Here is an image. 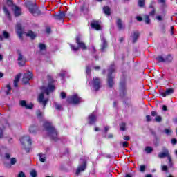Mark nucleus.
<instances>
[{
	"instance_id": "nucleus-1",
	"label": "nucleus",
	"mask_w": 177,
	"mask_h": 177,
	"mask_svg": "<svg viewBox=\"0 0 177 177\" xmlns=\"http://www.w3.org/2000/svg\"><path fill=\"white\" fill-rule=\"evenodd\" d=\"M56 88L54 85H52V83H48V86H41V90L42 93L39 95L38 102L39 103H41L44 106V109L46 107V104H48V102L49 101L48 99H45V93L47 95V96H49V93L50 92H53Z\"/></svg>"
},
{
	"instance_id": "nucleus-2",
	"label": "nucleus",
	"mask_w": 177,
	"mask_h": 177,
	"mask_svg": "<svg viewBox=\"0 0 177 177\" xmlns=\"http://www.w3.org/2000/svg\"><path fill=\"white\" fill-rule=\"evenodd\" d=\"M43 127L47 132L48 136L52 139V140H55V142L57 141V130L56 128L52 124V123L49 122H46L44 123Z\"/></svg>"
},
{
	"instance_id": "nucleus-3",
	"label": "nucleus",
	"mask_w": 177,
	"mask_h": 177,
	"mask_svg": "<svg viewBox=\"0 0 177 177\" xmlns=\"http://www.w3.org/2000/svg\"><path fill=\"white\" fill-rule=\"evenodd\" d=\"M119 96L124 99L127 96L128 90L127 88V75H123L122 78L119 82Z\"/></svg>"
},
{
	"instance_id": "nucleus-4",
	"label": "nucleus",
	"mask_w": 177,
	"mask_h": 177,
	"mask_svg": "<svg viewBox=\"0 0 177 177\" xmlns=\"http://www.w3.org/2000/svg\"><path fill=\"white\" fill-rule=\"evenodd\" d=\"M107 74V84L109 88H113L114 86V76L113 73L115 72V62H112L108 68Z\"/></svg>"
},
{
	"instance_id": "nucleus-5",
	"label": "nucleus",
	"mask_w": 177,
	"mask_h": 177,
	"mask_svg": "<svg viewBox=\"0 0 177 177\" xmlns=\"http://www.w3.org/2000/svg\"><path fill=\"white\" fill-rule=\"evenodd\" d=\"M26 6L28 8L31 15L35 17H37V16H41V15H43L41 10H39V8H38L37 3L35 2L28 1L26 3Z\"/></svg>"
},
{
	"instance_id": "nucleus-6",
	"label": "nucleus",
	"mask_w": 177,
	"mask_h": 177,
	"mask_svg": "<svg viewBox=\"0 0 177 177\" xmlns=\"http://www.w3.org/2000/svg\"><path fill=\"white\" fill-rule=\"evenodd\" d=\"M75 39L77 47L75 46L73 44H71V48L72 49V50H74V52H77L80 48L82 49L83 50H86V45H85V43L82 42V36L81 35H77Z\"/></svg>"
},
{
	"instance_id": "nucleus-7",
	"label": "nucleus",
	"mask_w": 177,
	"mask_h": 177,
	"mask_svg": "<svg viewBox=\"0 0 177 177\" xmlns=\"http://www.w3.org/2000/svg\"><path fill=\"white\" fill-rule=\"evenodd\" d=\"M81 16L88 17L89 16V3L88 1H84L80 6V9Z\"/></svg>"
},
{
	"instance_id": "nucleus-8",
	"label": "nucleus",
	"mask_w": 177,
	"mask_h": 177,
	"mask_svg": "<svg viewBox=\"0 0 177 177\" xmlns=\"http://www.w3.org/2000/svg\"><path fill=\"white\" fill-rule=\"evenodd\" d=\"M86 169V160L84 158H80L79 161V165L75 171V175L78 176L81 172H84Z\"/></svg>"
},
{
	"instance_id": "nucleus-9",
	"label": "nucleus",
	"mask_w": 177,
	"mask_h": 177,
	"mask_svg": "<svg viewBox=\"0 0 177 177\" xmlns=\"http://www.w3.org/2000/svg\"><path fill=\"white\" fill-rule=\"evenodd\" d=\"M82 98L78 96V94H75L68 97L67 102L70 104H80L81 103Z\"/></svg>"
},
{
	"instance_id": "nucleus-10",
	"label": "nucleus",
	"mask_w": 177,
	"mask_h": 177,
	"mask_svg": "<svg viewBox=\"0 0 177 177\" xmlns=\"http://www.w3.org/2000/svg\"><path fill=\"white\" fill-rule=\"evenodd\" d=\"M93 90L95 92H97L100 88H102V81H100V78L99 77H93L92 81Z\"/></svg>"
},
{
	"instance_id": "nucleus-11",
	"label": "nucleus",
	"mask_w": 177,
	"mask_h": 177,
	"mask_svg": "<svg viewBox=\"0 0 177 177\" xmlns=\"http://www.w3.org/2000/svg\"><path fill=\"white\" fill-rule=\"evenodd\" d=\"M17 53L18 55V65L19 66V67H24V66H26V62H27V60L23 56V54H21V51H20V50H17Z\"/></svg>"
},
{
	"instance_id": "nucleus-12",
	"label": "nucleus",
	"mask_w": 177,
	"mask_h": 177,
	"mask_svg": "<svg viewBox=\"0 0 177 177\" xmlns=\"http://www.w3.org/2000/svg\"><path fill=\"white\" fill-rule=\"evenodd\" d=\"M32 77H34L32 73L30 71H27L26 73H24V77L22 78L23 84H24V85H27V84L30 82V80H32Z\"/></svg>"
},
{
	"instance_id": "nucleus-13",
	"label": "nucleus",
	"mask_w": 177,
	"mask_h": 177,
	"mask_svg": "<svg viewBox=\"0 0 177 177\" xmlns=\"http://www.w3.org/2000/svg\"><path fill=\"white\" fill-rule=\"evenodd\" d=\"M16 32L20 39H23V26L21 24L18 23L16 25Z\"/></svg>"
},
{
	"instance_id": "nucleus-14",
	"label": "nucleus",
	"mask_w": 177,
	"mask_h": 177,
	"mask_svg": "<svg viewBox=\"0 0 177 177\" xmlns=\"http://www.w3.org/2000/svg\"><path fill=\"white\" fill-rule=\"evenodd\" d=\"M19 104L21 107H25L28 110H31L32 107H34V104L32 103L27 104V102L24 100H22L19 102Z\"/></svg>"
},
{
	"instance_id": "nucleus-15",
	"label": "nucleus",
	"mask_w": 177,
	"mask_h": 177,
	"mask_svg": "<svg viewBox=\"0 0 177 177\" xmlns=\"http://www.w3.org/2000/svg\"><path fill=\"white\" fill-rule=\"evenodd\" d=\"M109 48V43H107V40L106 38L102 37L101 38V52H106V49Z\"/></svg>"
},
{
	"instance_id": "nucleus-16",
	"label": "nucleus",
	"mask_w": 177,
	"mask_h": 177,
	"mask_svg": "<svg viewBox=\"0 0 177 177\" xmlns=\"http://www.w3.org/2000/svg\"><path fill=\"white\" fill-rule=\"evenodd\" d=\"M20 142L21 143V145H23L24 146V145H26V143H28L29 146H31L32 145V142H31V138L28 136H23L21 139H20Z\"/></svg>"
},
{
	"instance_id": "nucleus-17",
	"label": "nucleus",
	"mask_w": 177,
	"mask_h": 177,
	"mask_svg": "<svg viewBox=\"0 0 177 177\" xmlns=\"http://www.w3.org/2000/svg\"><path fill=\"white\" fill-rule=\"evenodd\" d=\"M162 151L164 152H161L158 155V157L159 158H165V157H169V151L168 150V149H167V147H163Z\"/></svg>"
},
{
	"instance_id": "nucleus-18",
	"label": "nucleus",
	"mask_w": 177,
	"mask_h": 177,
	"mask_svg": "<svg viewBox=\"0 0 177 177\" xmlns=\"http://www.w3.org/2000/svg\"><path fill=\"white\" fill-rule=\"evenodd\" d=\"M12 10H13L15 17H19V16H21L22 15L21 8L17 6H13V7H12Z\"/></svg>"
},
{
	"instance_id": "nucleus-19",
	"label": "nucleus",
	"mask_w": 177,
	"mask_h": 177,
	"mask_svg": "<svg viewBox=\"0 0 177 177\" xmlns=\"http://www.w3.org/2000/svg\"><path fill=\"white\" fill-rule=\"evenodd\" d=\"M52 16L55 20H63L66 17V13L64 11H60L58 14L53 15Z\"/></svg>"
},
{
	"instance_id": "nucleus-20",
	"label": "nucleus",
	"mask_w": 177,
	"mask_h": 177,
	"mask_svg": "<svg viewBox=\"0 0 177 177\" xmlns=\"http://www.w3.org/2000/svg\"><path fill=\"white\" fill-rule=\"evenodd\" d=\"M158 113L156 111H153L151 112V117H155V121L156 122H161L162 121V118L160 115H158Z\"/></svg>"
},
{
	"instance_id": "nucleus-21",
	"label": "nucleus",
	"mask_w": 177,
	"mask_h": 177,
	"mask_svg": "<svg viewBox=\"0 0 177 177\" xmlns=\"http://www.w3.org/2000/svg\"><path fill=\"white\" fill-rule=\"evenodd\" d=\"M174 92V88H167L165 91L162 92L160 95L163 97H167V96H169V95H172Z\"/></svg>"
},
{
	"instance_id": "nucleus-22",
	"label": "nucleus",
	"mask_w": 177,
	"mask_h": 177,
	"mask_svg": "<svg viewBox=\"0 0 177 177\" xmlns=\"http://www.w3.org/2000/svg\"><path fill=\"white\" fill-rule=\"evenodd\" d=\"M140 37V32L139 31H134L132 35V42L133 44H136L138 42V39H139V37Z\"/></svg>"
},
{
	"instance_id": "nucleus-23",
	"label": "nucleus",
	"mask_w": 177,
	"mask_h": 177,
	"mask_svg": "<svg viewBox=\"0 0 177 177\" xmlns=\"http://www.w3.org/2000/svg\"><path fill=\"white\" fill-rule=\"evenodd\" d=\"M91 26V28H94V30H96L97 31L102 30V26H100V24H99V21H97L92 22Z\"/></svg>"
},
{
	"instance_id": "nucleus-24",
	"label": "nucleus",
	"mask_w": 177,
	"mask_h": 177,
	"mask_svg": "<svg viewBox=\"0 0 177 177\" xmlns=\"http://www.w3.org/2000/svg\"><path fill=\"white\" fill-rule=\"evenodd\" d=\"M116 26L120 31H121V30H124V28H125V26H124V25L122 24V20H121V19H120V18L118 19L116 21Z\"/></svg>"
},
{
	"instance_id": "nucleus-25",
	"label": "nucleus",
	"mask_w": 177,
	"mask_h": 177,
	"mask_svg": "<svg viewBox=\"0 0 177 177\" xmlns=\"http://www.w3.org/2000/svg\"><path fill=\"white\" fill-rule=\"evenodd\" d=\"M103 12L106 16H110L111 15V9L109 6L103 7Z\"/></svg>"
},
{
	"instance_id": "nucleus-26",
	"label": "nucleus",
	"mask_w": 177,
	"mask_h": 177,
	"mask_svg": "<svg viewBox=\"0 0 177 177\" xmlns=\"http://www.w3.org/2000/svg\"><path fill=\"white\" fill-rule=\"evenodd\" d=\"M174 57H172V55L168 54L165 58V63H172Z\"/></svg>"
},
{
	"instance_id": "nucleus-27",
	"label": "nucleus",
	"mask_w": 177,
	"mask_h": 177,
	"mask_svg": "<svg viewBox=\"0 0 177 177\" xmlns=\"http://www.w3.org/2000/svg\"><path fill=\"white\" fill-rule=\"evenodd\" d=\"M26 37H29L30 39L34 40L37 37V35H35V33H34V32L30 30L26 33Z\"/></svg>"
},
{
	"instance_id": "nucleus-28",
	"label": "nucleus",
	"mask_w": 177,
	"mask_h": 177,
	"mask_svg": "<svg viewBox=\"0 0 177 177\" xmlns=\"http://www.w3.org/2000/svg\"><path fill=\"white\" fill-rule=\"evenodd\" d=\"M37 131H38V127L36 125L30 126L29 128V132L30 133H37Z\"/></svg>"
},
{
	"instance_id": "nucleus-29",
	"label": "nucleus",
	"mask_w": 177,
	"mask_h": 177,
	"mask_svg": "<svg viewBox=\"0 0 177 177\" xmlns=\"http://www.w3.org/2000/svg\"><path fill=\"white\" fill-rule=\"evenodd\" d=\"M3 10L6 15V16L8 17V19L9 20H10V12L9 11V10H8V8H6V6H4L3 8Z\"/></svg>"
},
{
	"instance_id": "nucleus-30",
	"label": "nucleus",
	"mask_w": 177,
	"mask_h": 177,
	"mask_svg": "<svg viewBox=\"0 0 177 177\" xmlns=\"http://www.w3.org/2000/svg\"><path fill=\"white\" fill-rule=\"evenodd\" d=\"M89 124H95L96 122V115L91 114L89 116Z\"/></svg>"
},
{
	"instance_id": "nucleus-31",
	"label": "nucleus",
	"mask_w": 177,
	"mask_h": 177,
	"mask_svg": "<svg viewBox=\"0 0 177 177\" xmlns=\"http://www.w3.org/2000/svg\"><path fill=\"white\" fill-rule=\"evenodd\" d=\"M156 60L158 61V63H165V58H164L162 55H158L156 57Z\"/></svg>"
},
{
	"instance_id": "nucleus-32",
	"label": "nucleus",
	"mask_w": 177,
	"mask_h": 177,
	"mask_svg": "<svg viewBox=\"0 0 177 177\" xmlns=\"http://www.w3.org/2000/svg\"><path fill=\"white\" fill-rule=\"evenodd\" d=\"M39 161L41 162H45L46 161V156L42 153H39Z\"/></svg>"
},
{
	"instance_id": "nucleus-33",
	"label": "nucleus",
	"mask_w": 177,
	"mask_h": 177,
	"mask_svg": "<svg viewBox=\"0 0 177 177\" xmlns=\"http://www.w3.org/2000/svg\"><path fill=\"white\" fill-rule=\"evenodd\" d=\"M144 20L145 24H150L151 20H150V17L147 15H144Z\"/></svg>"
},
{
	"instance_id": "nucleus-34",
	"label": "nucleus",
	"mask_w": 177,
	"mask_h": 177,
	"mask_svg": "<svg viewBox=\"0 0 177 177\" xmlns=\"http://www.w3.org/2000/svg\"><path fill=\"white\" fill-rule=\"evenodd\" d=\"M30 175L31 177H38V173L37 172V170L32 169L30 172Z\"/></svg>"
},
{
	"instance_id": "nucleus-35",
	"label": "nucleus",
	"mask_w": 177,
	"mask_h": 177,
	"mask_svg": "<svg viewBox=\"0 0 177 177\" xmlns=\"http://www.w3.org/2000/svg\"><path fill=\"white\" fill-rule=\"evenodd\" d=\"M39 48L40 49V51L42 52V50H46V45L39 43Z\"/></svg>"
},
{
	"instance_id": "nucleus-36",
	"label": "nucleus",
	"mask_w": 177,
	"mask_h": 177,
	"mask_svg": "<svg viewBox=\"0 0 177 177\" xmlns=\"http://www.w3.org/2000/svg\"><path fill=\"white\" fill-rule=\"evenodd\" d=\"M145 151L147 154H150L151 153L153 152V148L150 146H147L145 147Z\"/></svg>"
},
{
	"instance_id": "nucleus-37",
	"label": "nucleus",
	"mask_w": 177,
	"mask_h": 177,
	"mask_svg": "<svg viewBox=\"0 0 177 177\" xmlns=\"http://www.w3.org/2000/svg\"><path fill=\"white\" fill-rule=\"evenodd\" d=\"M146 0H138V6L140 8H145V2Z\"/></svg>"
},
{
	"instance_id": "nucleus-38",
	"label": "nucleus",
	"mask_w": 177,
	"mask_h": 177,
	"mask_svg": "<svg viewBox=\"0 0 177 177\" xmlns=\"http://www.w3.org/2000/svg\"><path fill=\"white\" fill-rule=\"evenodd\" d=\"M6 5H8L10 8H13V6H16L13 4V0H7Z\"/></svg>"
},
{
	"instance_id": "nucleus-39",
	"label": "nucleus",
	"mask_w": 177,
	"mask_h": 177,
	"mask_svg": "<svg viewBox=\"0 0 177 177\" xmlns=\"http://www.w3.org/2000/svg\"><path fill=\"white\" fill-rule=\"evenodd\" d=\"M66 72L64 71H62L61 73L59 74V77H61L62 80H64L66 77Z\"/></svg>"
},
{
	"instance_id": "nucleus-40",
	"label": "nucleus",
	"mask_w": 177,
	"mask_h": 177,
	"mask_svg": "<svg viewBox=\"0 0 177 177\" xmlns=\"http://www.w3.org/2000/svg\"><path fill=\"white\" fill-rule=\"evenodd\" d=\"M43 114H44V113H43L40 110H37V111H36L37 117L39 118H42Z\"/></svg>"
},
{
	"instance_id": "nucleus-41",
	"label": "nucleus",
	"mask_w": 177,
	"mask_h": 177,
	"mask_svg": "<svg viewBox=\"0 0 177 177\" xmlns=\"http://www.w3.org/2000/svg\"><path fill=\"white\" fill-rule=\"evenodd\" d=\"M120 131H124L126 129L127 124L124 122L120 124Z\"/></svg>"
},
{
	"instance_id": "nucleus-42",
	"label": "nucleus",
	"mask_w": 177,
	"mask_h": 177,
	"mask_svg": "<svg viewBox=\"0 0 177 177\" xmlns=\"http://www.w3.org/2000/svg\"><path fill=\"white\" fill-rule=\"evenodd\" d=\"M21 77V73H19L15 76L14 81L19 82L20 81V77Z\"/></svg>"
},
{
	"instance_id": "nucleus-43",
	"label": "nucleus",
	"mask_w": 177,
	"mask_h": 177,
	"mask_svg": "<svg viewBox=\"0 0 177 177\" xmlns=\"http://www.w3.org/2000/svg\"><path fill=\"white\" fill-rule=\"evenodd\" d=\"M145 171H146V165H141L140 166V172H145Z\"/></svg>"
},
{
	"instance_id": "nucleus-44",
	"label": "nucleus",
	"mask_w": 177,
	"mask_h": 177,
	"mask_svg": "<svg viewBox=\"0 0 177 177\" xmlns=\"http://www.w3.org/2000/svg\"><path fill=\"white\" fill-rule=\"evenodd\" d=\"M149 16H151L152 17H154V16L156 15V8H153V10L149 12Z\"/></svg>"
},
{
	"instance_id": "nucleus-45",
	"label": "nucleus",
	"mask_w": 177,
	"mask_h": 177,
	"mask_svg": "<svg viewBox=\"0 0 177 177\" xmlns=\"http://www.w3.org/2000/svg\"><path fill=\"white\" fill-rule=\"evenodd\" d=\"M17 162V160H16V158H10V165H15Z\"/></svg>"
},
{
	"instance_id": "nucleus-46",
	"label": "nucleus",
	"mask_w": 177,
	"mask_h": 177,
	"mask_svg": "<svg viewBox=\"0 0 177 177\" xmlns=\"http://www.w3.org/2000/svg\"><path fill=\"white\" fill-rule=\"evenodd\" d=\"M3 37H4V38H6V39H8V38H9L10 36L9 35L8 32H7L6 31H3Z\"/></svg>"
},
{
	"instance_id": "nucleus-47",
	"label": "nucleus",
	"mask_w": 177,
	"mask_h": 177,
	"mask_svg": "<svg viewBox=\"0 0 177 177\" xmlns=\"http://www.w3.org/2000/svg\"><path fill=\"white\" fill-rule=\"evenodd\" d=\"M55 106L56 110H62V109H63L62 105L57 104V102L55 103Z\"/></svg>"
},
{
	"instance_id": "nucleus-48",
	"label": "nucleus",
	"mask_w": 177,
	"mask_h": 177,
	"mask_svg": "<svg viewBox=\"0 0 177 177\" xmlns=\"http://www.w3.org/2000/svg\"><path fill=\"white\" fill-rule=\"evenodd\" d=\"M91 53H96V52H97V50H96V48L95 47V46H93L91 48Z\"/></svg>"
},
{
	"instance_id": "nucleus-49",
	"label": "nucleus",
	"mask_w": 177,
	"mask_h": 177,
	"mask_svg": "<svg viewBox=\"0 0 177 177\" xmlns=\"http://www.w3.org/2000/svg\"><path fill=\"white\" fill-rule=\"evenodd\" d=\"M165 133H166V135H171L172 133V131L169 129H165Z\"/></svg>"
},
{
	"instance_id": "nucleus-50",
	"label": "nucleus",
	"mask_w": 177,
	"mask_h": 177,
	"mask_svg": "<svg viewBox=\"0 0 177 177\" xmlns=\"http://www.w3.org/2000/svg\"><path fill=\"white\" fill-rule=\"evenodd\" d=\"M162 171L164 172H168V167L167 165H163L162 167Z\"/></svg>"
},
{
	"instance_id": "nucleus-51",
	"label": "nucleus",
	"mask_w": 177,
	"mask_h": 177,
	"mask_svg": "<svg viewBox=\"0 0 177 177\" xmlns=\"http://www.w3.org/2000/svg\"><path fill=\"white\" fill-rule=\"evenodd\" d=\"M17 177H27V176H26V174H24V172L20 171Z\"/></svg>"
},
{
	"instance_id": "nucleus-52",
	"label": "nucleus",
	"mask_w": 177,
	"mask_h": 177,
	"mask_svg": "<svg viewBox=\"0 0 177 177\" xmlns=\"http://www.w3.org/2000/svg\"><path fill=\"white\" fill-rule=\"evenodd\" d=\"M60 96L62 99H66V97H67V95L64 92H61Z\"/></svg>"
},
{
	"instance_id": "nucleus-53",
	"label": "nucleus",
	"mask_w": 177,
	"mask_h": 177,
	"mask_svg": "<svg viewBox=\"0 0 177 177\" xmlns=\"http://www.w3.org/2000/svg\"><path fill=\"white\" fill-rule=\"evenodd\" d=\"M146 121L147 122H150L151 121V116H150V115H146Z\"/></svg>"
},
{
	"instance_id": "nucleus-54",
	"label": "nucleus",
	"mask_w": 177,
	"mask_h": 177,
	"mask_svg": "<svg viewBox=\"0 0 177 177\" xmlns=\"http://www.w3.org/2000/svg\"><path fill=\"white\" fill-rule=\"evenodd\" d=\"M136 21H143V18L142 17H140V16H137V17H136Z\"/></svg>"
},
{
	"instance_id": "nucleus-55",
	"label": "nucleus",
	"mask_w": 177,
	"mask_h": 177,
	"mask_svg": "<svg viewBox=\"0 0 177 177\" xmlns=\"http://www.w3.org/2000/svg\"><path fill=\"white\" fill-rule=\"evenodd\" d=\"M4 157L6 158V160H10V154L8 153H6L4 155Z\"/></svg>"
},
{
	"instance_id": "nucleus-56",
	"label": "nucleus",
	"mask_w": 177,
	"mask_h": 177,
	"mask_svg": "<svg viewBox=\"0 0 177 177\" xmlns=\"http://www.w3.org/2000/svg\"><path fill=\"white\" fill-rule=\"evenodd\" d=\"M156 19L158 20V21H162V17H161V15L156 16Z\"/></svg>"
},
{
	"instance_id": "nucleus-57",
	"label": "nucleus",
	"mask_w": 177,
	"mask_h": 177,
	"mask_svg": "<svg viewBox=\"0 0 177 177\" xmlns=\"http://www.w3.org/2000/svg\"><path fill=\"white\" fill-rule=\"evenodd\" d=\"M128 146H129L128 142L124 141L122 142V147L125 148V147H128Z\"/></svg>"
},
{
	"instance_id": "nucleus-58",
	"label": "nucleus",
	"mask_w": 177,
	"mask_h": 177,
	"mask_svg": "<svg viewBox=\"0 0 177 177\" xmlns=\"http://www.w3.org/2000/svg\"><path fill=\"white\" fill-rule=\"evenodd\" d=\"M171 142L172 145H176L177 143L176 138H172Z\"/></svg>"
},
{
	"instance_id": "nucleus-59",
	"label": "nucleus",
	"mask_w": 177,
	"mask_h": 177,
	"mask_svg": "<svg viewBox=\"0 0 177 177\" xmlns=\"http://www.w3.org/2000/svg\"><path fill=\"white\" fill-rule=\"evenodd\" d=\"M13 85L15 88H17L19 86V82H16L15 80H14Z\"/></svg>"
},
{
	"instance_id": "nucleus-60",
	"label": "nucleus",
	"mask_w": 177,
	"mask_h": 177,
	"mask_svg": "<svg viewBox=\"0 0 177 177\" xmlns=\"http://www.w3.org/2000/svg\"><path fill=\"white\" fill-rule=\"evenodd\" d=\"M2 138H3V130L0 128V139H2Z\"/></svg>"
},
{
	"instance_id": "nucleus-61",
	"label": "nucleus",
	"mask_w": 177,
	"mask_h": 177,
	"mask_svg": "<svg viewBox=\"0 0 177 177\" xmlns=\"http://www.w3.org/2000/svg\"><path fill=\"white\" fill-rule=\"evenodd\" d=\"M161 31L162 32V34H165V26L163 25L161 28Z\"/></svg>"
},
{
	"instance_id": "nucleus-62",
	"label": "nucleus",
	"mask_w": 177,
	"mask_h": 177,
	"mask_svg": "<svg viewBox=\"0 0 177 177\" xmlns=\"http://www.w3.org/2000/svg\"><path fill=\"white\" fill-rule=\"evenodd\" d=\"M124 140H131V137L130 136H126L123 138Z\"/></svg>"
},
{
	"instance_id": "nucleus-63",
	"label": "nucleus",
	"mask_w": 177,
	"mask_h": 177,
	"mask_svg": "<svg viewBox=\"0 0 177 177\" xmlns=\"http://www.w3.org/2000/svg\"><path fill=\"white\" fill-rule=\"evenodd\" d=\"M162 110H163V111H168V108L167 107L166 105L162 106Z\"/></svg>"
},
{
	"instance_id": "nucleus-64",
	"label": "nucleus",
	"mask_w": 177,
	"mask_h": 177,
	"mask_svg": "<svg viewBox=\"0 0 177 177\" xmlns=\"http://www.w3.org/2000/svg\"><path fill=\"white\" fill-rule=\"evenodd\" d=\"M118 104V102H117L116 101H114L113 104V107H117Z\"/></svg>"
}]
</instances>
